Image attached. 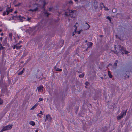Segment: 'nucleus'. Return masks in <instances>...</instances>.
<instances>
[{
    "instance_id": "1a4fd4ad",
    "label": "nucleus",
    "mask_w": 132,
    "mask_h": 132,
    "mask_svg": "<svg viewBox=\"0 0 132 132\" xmlns=\"http://www.w3.org/2000/svg\"><path fill=\"white\" fill-rule=\"evenodd\" d=\"M121 51H122L124 52L125 54H128L129 53V52L127 51L124 48L122 47H121Z\"/></svg>"
},
{
    "instance_id": "603ef678",
    "label": "nucleus",
    "mask_w": 132,
    "mask_h": 132,
    "mask_svg": "<svg viewBox=\"0 0 132 132\" xmlns=\"http://www.w3.org/2000/svg\"><path fill=\"white\" fill-rule=\"evenodd\" d=\"M3 130L2 129L0 131V132H3Z\"/></svg>"
},
{
    "instance_id": "f3484780",
    "label": "nucleus",
    "mask_w": 132,
    "mask_h": 132,
    "mask_svg": "<svg viewBox=\"0 0 132 132\" xmlns=\"http://www.w3.org/2000/svg\"><path fill=\"white\" fill-rule=\"evenodd\" d=\"M38 104L37 103H36L30 109L31 110H33L38 105Z\"/></svg>"
},
{
    "instance_id": "09e8293b",
    "label": "nucleus",
    "mask_w": 132,
    "mask_h": 132,
    "mask_svg": "<svg viewBox=\"0 0 132 132\" xmlns=\"http://www.w3.org/2000/svg\"><path fill=\"white\" fill-rule=\"evenodd\" d=\"M0 35L1 36H2L3 35V33H2L0 34Z\"/></svg>"
},
{
    "instance_id": "e2e57ef3",
    "label": "nucleus",
    "mask_w": 132,
    "mask_h": 132,
    "mask_svg": "<svg viewBox=\"0 0 132 132\" xmlns=\"http://www.w3.org/2000/svg\"><path fill=\"white\" fill-rule=\"evenodd\" d=\"M78 24V23H77L76 22V24Z\"/></svg>"
},
{
    "instance_id": "f704fd0d",
    "label": "nucleus",
    "mask_w": 132,
    "mask_h": 132,
    "mask_svg": "<svg viewBox=\"0 0 132 132\" xmlns=\"http://www.w3.org/2000/svg\"><path fill=\"white\" fill-rule=\"evenodd\" d=\"M74 27L75 28V32H76L77 30V27L76 26V25H74Z\"/></svg>"
},
{
    "instance_id": "4c0bfd02",
    "label": "nucleus",
    "mask_w": 132,
    "mask_h": 132,
    "mask_svg": "<svg viewBox=\"0 0 132 132\" xmlns=\"http://www.w3.org/2000/svg\"><path fill=\"white\" fill-rule=\"evenodd\" d=\"M104 9L106 10H108L109 9L105 7L104 6Z\"/></svg>"
},
{
    "instance_id": "a19ab883",
    "label": "nucleus",
    "mask_w": 132,
    "mask_h": 132,
    "mask_svg": "<svg viewBox=\"0 0 132 132\" xmlns=\"http://www.w3.org/2000/svg\"><path fill=\"white\" fill-rule=\"evenodd\" d=\"M38 114H42V115H43V113L42 111H40V113H39Z\"/></svg>"
},
{
    "instance_id": "20e7f679",
    "label": "nucleus",
    "mask_w": 132,
    "mask_h": 132,
    "mask_svg": "<svg viewBox=\"0 0 132 132\" xmlns=\"http://www.w3.org/2000/svg\"><path fill=\"white\" fill-rule=\"evenodd\" d=\"M7 42V37H5L3 41L2 44L3 46L6 45Z\"/></svg>"
},
{
    "instance_id": "5fc2aeb1",
    "label": "nucleus",
    "mask_w": 132,
    "mask_h": 132,
    "mask_svg": "<svg viewBox=\"0 0 132 132\" xmlns=\"http://www.w3.org/2000/svg\"><path fill=\"white\" fill-rule=\"evenodd\" d=\"M75 1V2H77L78 1V0H74Z\"/></svg>"
},
{
    "instance_id": "5701e85b",
    "label": "nucleus",
    "mask_w": 132,
    "mask_h": 132,
    "mask_svg": "<svg viewBox=\"0 0 132 132\" xmlns=\"http://www.w3.org/2000/svg\"><path fill=\"white\" fill-rule=\"evenodd\" d=\"M84 73H82V74H80L79 75V77L80 78H82L84 76Z\"/></svg>"
},
{
    "instance_id": "6ab92c4d",
    "label": "nucleus",
    "mask_w": 132,
    "mask_h": 132,
    "mask_svg": "<svg viewBox=\"0 0 132 132\" xmlns=\"http://www.w3.org/2000/svg\"><path fill=\"white\" fill-rule=\"evenodd\" d=\"M108 74L110 78H112V75L111 74V72L110 71H108Z\"/></svg>"
},
{
    "instance_id": "f8f14e48",
    "label": "nucleus",
    "mask_w": 132,
    "mask_h": 132,
    "mask_svg": "<svg viewBox=\"0 0 132 132\" xmlns=\"http://www.w3.org/2000/svg\"><path fill=\"white\" fill-rule=\"evenodd\" d=\"M44 14H45L46 16L47 17H48L49 15L50 14L49 13H48L47 12V11H46L45 10H44Z\"/></svg>"
},
{
    "instance_id": "9b49d317",
    "label": "nucleus",
    "mask_w": 132,
    "mask_h": 132,
    "mask_svg": "<svg viewBox=\"0 0 132 132\" xmlns=\"http://www.w3.org/2000/svg\"><path fill=\"white\" fill-rule=\"evenodd\" d=\"M95 0H94V6L95 9H96L98 7V6L97 5L98 3L97 2H96V0H95Z\"/></svg>"
},
{
    "instance_id": "f03ea898",
    "label": "nucleus",
    "mask_w": 132,
    "mask_h": 132,
    "mask_svg": "<svg viewBox=\"0 0 132 132\" xmlns=\"http://www.w3.org/2000/svg\"><path fill=\"white\" fill-rule=\"evenodd\" d=\"M75 11V10H69V13H68L67 12H65V15L66 16H69L71 18H73V14Z\"/></svg>"
},
{
    "instance_id": "6e6d98bb",
    "label": "nucleus",
    "mask_w": 132,
    "mask_h": 132,
    "mask_svg": "<svg viewBox=\"0 0 132 132\" xmlns=\"http://www.w3.org/2000/svg\"><path fill=\"white\" fill-rule=\"evenodd\" d=\"M20 17L21 18H23V17H21V16H19V18H20Z\"/></svg>"
},
{
    "instance_id": "72a5a7b5",
    "label": "nucleus",
    "mask_w": 132,
    "mask_h": 132,
    "mask_svg": "<svg viewBox=\"0 0 132 132\" xmlns=\"http://www.w3.org/2000/svg\"><path fill=\"white\" fill-rule=\"evenodd\" d=\"M114 66H115V68H117V63L116 62H114Z\"/></svg>"
},
{
    "instance_id": "bf43d9fd",
    "label": "nucleus",
    "mask_w": 132,
    "mask_h": 132,
    "mask_svg": "<svg viewBox=\"0 0 132 132\" xmlns=\"http://www.w3.org/2000/svg\"><path fill=\"white\" fill-rule=\"evenodd\" d=\"M44 7H45V6H43V7H42V8H44Z\"/></svg>"
},
{
    "instance_id": "7c9ffc66",
    "label": "nucleus",
    "mask_w": 132,
    "mask_h": 132,
    "mask_svg": "<svg viewBox=\"0 0 132 132\" xmlns=\"http://www.w3.org/2000/svg\"><path fill=\"white\" fill-rule=\"evenodd\" d=\"M6 12H7V15H8L10 12L8 11L7 8H6Z\"/></svg>"
},
{
    "instance_id": "79ce46f5",
    "label": "nucleus",
    "mask_w": 132,
    "mask_h": 132,
    "mask_svg": "<svg viewBox=\"0 0 132 132\" xmlns=\"http://www.w3.org/2000/svg\"><path fill=\"white\" fill-rule=\"evenodd\" d=\"M39 114H37V116H38V117H39V118H41V117H42V116H41L40 115H39Z\"/></svg>"
},
{
    "instance_id": "6e6552de",
    "label": "nucleus",
    "mask_w": 132,
    "mask_h": 132,
    "mask_svg": "<svg viewBox=\"0 0 132 132\" xmlns=\"http://www.w3.org/2000/svg\"><path fill=\"white\" fill-rule=\"evenodd\" d=\"M22 47V45H20L19 46H16V45H14L13 47V49H14L16 48V49H19L21 48V47Z\"/></svg>"
},
{
    "instance_id": "4468645a",
    "label": "nucleus",
    "mask_w": 132,
    "mask_h": 132,
    "mask_svg": "<svg viewBox=\"0 0 132 132\" xmlns=\"http://www.w3.org/2000/svg\"><path fill=\"white\" fill-rule=\"evenodd\" d=\"M104 5L103 3H100L99 8L100 10H101L103 8V6L104 7Z\"/></svg>"
},
{
    "instance_id": "ddd939ff",
    "label": "nucleus",
    "mask_w": 132,
    "mask_h": 132,
    "mask_svg": "<svg viewBox=\"0 0 132 132\" xmlns=\"http://www.w3.org/2000/svg\"><path fill=\"white\" fill-rule=\"evenodd\" d=\"M123 118V117L121 115H118L117 116V119L118 120H120Z\"/></svg>"
},
{
    "instance_id": "c9c22d12",
    "label": "nucleus",
    "mask_w": 132,
    "mask_h": 132,
    "mask_svg": "<svg viewBox=\"0 0 132 132\" xmlns=\"http://www.w3.org/2000/svg\"><path fill=\"white\" fill-rule=\"evenodd\" d=\"M43 99H44L43 98H39V101H38V102L43 101Z\"/></svg>"
},
{
    "instance_id": "e433bc0d",
    "label": "nucleus",
    "mask_w": 132,
    "mask_h": 132,
    "mask_svg": "<svg viewBox=\"0 0 132 132\" xmlns=\"http://www.w3.org/2000/svg\"><path fill=\"white\" fill-rule=\"evenodd\" d=\"M43 3H43V5L44 6H45L46 4V2L45 1H44Z\"/></svg>"
},
{
    "instance_id": "a211bd4d",
    "label": "nucleus",
    "mask_w": 132,
    "mask_h": 132,
    "mask_svg": "<svg viewBox=\"0 0 132 132\" xmlns=\"http://www.w3.org/2000/svg\"><path fill=\"white\" fill-rule=\"evenodd\" d=\"M33 30V29L31 27H29L28 29L27 30V31H28V32H29L30 33L29 31H31Z\"/></svg>"
},
{
    "instance_id": "052dcab7",
    "label": "nucleus",
    "mask_w": 132,
    "mask_h": 132,
    "mask_svg": "<svg viewBox=\"0 0 132 132\" xmlns=\"http://www.w3.org/2000/svg\"><path fill=\"white\" fill-rule=\"evenodd\" d=\"M35 132H38V131H37V130H36L35 131Z\"/></svg>"
},
{
    "instance_id": "49530a36",
    "label": "nucleus",
    "mask_w": 132,
    "mask_h": 132,
    "mask_svg": "<svg viewBox=\"0 0 132 132\" xmlns=\"http://www.w3.org/2000/svg\"><path fill=\"white\" fill-rule=\"evenodd\" d=\"M3 10V9L2 8H0V12H1V11H2Z\"/></svg>"
},
{
    "instance_id": "393cba45",
    "label": "nucleus",
    "mask_w": 132,
    "mask_h": 132,
    "mask_svg": "<svg viewBox=\"0 0 132 132\" xmlns=\"http://www.w3.org/2000/svg\"><path fill=\"white\" fill-rule=\"evenodd\" d=\"M30 124L32 126H34L35 125V123L33 121H31L30 122Z\"/></svg>"
},
{
    "instance_id": "cd10ccee",
    "label": "nucleus",
    "mask_w": 132,
    "mask_h": 132,
    "mask_svg": "<svg viewBox=\"0 0 132 132\" xmlns=\"http://www.w3.org/2000/svg\"><path fill=\"white\" fill-rule=\"evenodd\" d=\"M22 41L21 40L18 43H17L15 45H16V46H19L18 45H20L21 43H22Z\"/></svg>"
},
{
    "instance_id": "a878e982",
    "label": "nucleus",
    "mask_w": 132,
    "mask_h": 132,
    "mask_svg": "<svg viewBox=\"0 0 132 132\" xmlns=\"http://www.w3.org/2000/svg\"><path fill=\"white\" fill-rule=\"evenodd\" d=\"M106 18L108 19L110 22H111V18L109 16H107V17H106Z\"/></svg>"
},
{
    "instance_id": "f257e3e1",
    "label": "nucleus",
    "mask_w": 132,
    "mask_h": 132,
    "mask_svg": "<svg viewBox=\"0 0 132 132\" xmlns=\"http://www.w3.org/2000/svg\"><path fill=\"white\" fill-rule=\"evenodd\" d=\"M13 126L12 124H9L3 127L2 129L3 131L10 130L12 128Z\"/></svg>"
},
{
    "instance_id": "864d4df0",
    "label": "nucleus",
    "mask_w": 132,
    "mask_h": 132,
    "mask_svg": "<svg viewBox=\"0 0 132 132\" xmlns=\"http://www.w3.org/2000/svg\"><path fill=\"white\" fill-rule=\"evenodd\" d=\"M2 31V29H0V32H1Z\"/></svg>"
},
{
    "instance_id": "c756f323",
    "label": "nucleus",
    "mask_w": 132,
    "mask_h": 132,
    "mask_svg": "<svg viewBox=\"0 0 132 132\" xmlns=\"http://www.w3.org/2000/svg\"><path fill=\"white\" fill-rule=\"evenodd\" d=\"M89 84V82H85V84L86 85V86L85 87L86 88H87L86 86H88V85Z\"/></svg>"
},
{
    "instance_id": "680f3d73",
    "label": "nucleus",
    "mask_w": 132,
    "mask_h": 132,
    "mask_svg": "<svg viewBox=\"0 0 132 132\" xmlns=\"http://www.w3.org/2000/svg\"><path fill=\"white\" fill-rule=\"evenodd\" d=\"M122 53V54H124V53L123 52Z\"/></svg>"
},
{
    "instance_id": "0eeeda50",
    "label": "nucleus",
    "mask_w": 132,
    "mask_h": 132,
    "mask_svg": "<svg viewBox=\"0 0 132 132\" xmlns=\"http://www.w3.org/2000/svg\"><path fill=\"white\" fill-rule=\"evenodd\" d=\"M127 110V109L125 111H122L121 113L120 114V115L122 116L123 117L124 116H125L126 114Z\"/></svg>"
},
{
    "instance_id": "39448f33",
    "label": "nucleus",
    "mask_w": 132,
    "mask_h": 132,
    "mask_svg": "<svg viewBox=\"0 0 132 132\" xmlns=\"http://www.w3.org/2000/svg\"><path fill=\"white\" fill-rule=\"evenodd\" d=\"M36 5L37 6L36 8L34 9H30L29 10V11H31L33 12L37 11L38 9V7H39V6L38 4H37Z\"/></svg>"
},
{
    "instance_id": "58836bf2",
    "label": "nucleus",
    "mask_w": 132,
    "mask_h": 132,
    "mask_svg": "<svg viewBox=\"0 0 132 132\" xmlns=\"http://www.w3.org/2000/svg\"><path fill=\"white\" fill-rule=\"evenodd\" d=\"M125 78H128L129 77V76L128 75H127V74H126L125 75Z\"/></svg>"
},
{
    "instance_id": "423d86ee",
    "label": "nucleus",
    "mask_w": 132,
    "mask_h": 132,
    "mask_svg": "<svg viewBox=\"0 0 132 132\" xmlns=\"http://www.w3.org/2000/svg\"><path fill=\"white\" fill-rule=\"evenodd\" d=\"M43 88L44 87L43 86H40L37 87V90L38 91L41 92L43 90Z\"/></svg>"
},
{
    "instance_id": "7ed1b4c3",
    "label": "nucleus",
    "mask_w": 132,
    "mask_h": 132,
    "mask_svg": "<svg viewBox=\"0 0 132 132\" xmlns=\"http://www.w3.org/2000/svg\"><path fill=\"white\" fill-rule=\"evenodd\" d=\"M52 119V118L50 114L46 115V118L45 119V121H50Z\"/></svg>"
},
{
    "instance_id": "2eb2a0df",
    "label": "nucleus",
    "mask_w": 132,
    "mask_h": 132,
    "mask_svg": "<svg viewBox=\"0 0 132 132\" xmlns=\"http://www.w3.org/2000/svg\"><path fill=\"white\" fill-rule=\"evenodd\" d=\"M93 44V43L91 42H89L87 44V45L88 47H90L92 46Z\"/></svg>"
},
{
    "instance_id": "3c124183",
    "label": "nucleus",
    "mask_w": 132,
    "mask_h": 132,
    "mask_svg": "<svg viewBox=\"0 0 132 132\" xmlns=\"http://www.w3.org/2000/svg\"><path fill=\"white\" fill-rule=\"evenodd\" d=\"M74 35H75L74 33V32H73V33L72 36H74Z\"/></svg>"
},
{
    "instance_id": "de8ad7c7",
    "label": "nucleus",
    "mask_w": 132,
    "mask_h": 132,
    "mask_svg": "<svg viewBox=\"0 0 132 132\" xmlns=\"http://www.w3.org/2000/svg\"><path fill=\"white\" fill-rule=\"evenodd\" d=\"M25 71V69H24V68L23 69H22V71H23V72H24V71Z\"/></svg>"
},
{
    "instance_id": "a18cd8bd",
    "label": "nucleus",
    "mask_w": 132,
    "mask_h": 132,
    "mask_svg": "<svg viewBox=\"0 0 132 132\" xmlns=\"http://www.w3.org/2000/svg\"><path fill=\"white\" fill-rule=\"evenodd\" d=\"M51 9H52V8L51 7L49 9V11H51Z\"/></svg>"
},
{
    "instance_id": "4d7b16f0",
    "label": "nucleus",
    "mask_w": 132,
    "mask_h": 132,
    "mask_svg": "<svg viewBox=\"0 0 132 132\" xmlns=\"http://www.w3.org/2000/svg\"><path fill=\"white\" fill-rule=\"evenodd\" d=\"M105 128L106 129L107 128V127H105Z\"/></svg>"
},
{
    "instance_id": "9d476101",
    "label": "nucleus",
    "mask_w": 132,
    "mask_h": 132,
    "mask_svg": "<svg viewBox=\"0 0 132 132\" xmlns=\"http://www.w3.org/2000/svg\"><path fill=\"white\" fill-rule=\"evenodd\" d=\"M85 24L86 25L84 26V29L85 30H88L90 26L87 22Z\"/></svg>"
},
{
    "instance_id": "8fccbe9b",
    "label": "nucleus",
    "mask_w": 132,
    "mask_h": 132,
    "mask_svg": "<svg viewBox=\"0 0 132 132\" xmlns=\"http://www.w3.org/2000/svg\"><path fill=\"white\" fill-rule=\"evenodd\" d=\"M17 13V11H16L14 12V13L16 14V13Z\"/></svg>"
},
{
    "instance_id": "c85d7f7f",
    "label": "nucleus",
    "mask_w": 132,
    "mask_h": 132,
    "mask_svg": "<svg viewBox=\"0 0 132 132\" xmlns=\"http://www.w3.org/2000/svg\"><path fill=\"white\" fill-rule=\"evenodd\" d=\"M3 102V100L0 98V105L2 104Z\"/></svg>"
},
{
    "instance_id": "4be33fe9",
    "label": "nucleus",
    "mask_w": 132,
    "mask_h": 132,
    "mask_svg": "<svg viewBox=\"0 0 132 132\" xmlns=\"http://www.w3.org/2000/svg\"><path fill=\"white\" fill-rule=\"evenodd\" d=\"M7 8L8 9V11L10 13L12 12L13 9H10L9 7H7Z\"/></svg>"
},
{
    "instance_id": "2f4dec72",
    "label": "nucleus",
    "mask_w": 132,
    "mask_h": 132,
    "mask_svg": "<svg viewBox=\"0 0 132 132\" xmlns=\"http://www.w3.org/2000/svg\"><path fill=\"white\" fill-rule=\"evenodd\" d=\"M23 71H21L19 73H18V75H21L22 74H23Z\"/></svg>"
},
{
    "instance_id": "37998d69",
    "label": "nucleus",
    "mask_w": 132,
    "mask_h": 132,
    "mask_svg": "<svg viewBox=\"0 0 132 132\" xmlns=\"http://www.w3.org/2000/svg\"><path fill=\"white\" fill-rule=\"evenodd\" d=\"M31 19V18L30 17H28L27 18V20L28 21H29Z\"/></svg>"
},
{
    "instance_id": "aec40b11",
    "label": "nucleus",
    "mask_w": 132,
    "mask_h": 132,
    "mask_svg": "<svg viewBox=\"0 0 132 132\" xmlns=\"http://www.w3.org/2000/svg\"><path fill=\"white\" fill-rule=\"evenodd\" d=\"M4 49L5 47L3 46L1 43H0V50L1 51V50H3Z\"/></svg>"
},
{
    "instance_id": "dca6fc26",
    "label": "nucleus",
    "mask_w": 132,
    "mask_h": 132,
    "mask_svg": "<svg viewBox=\"0 0 132 132\" xmlns=\"http://www.w3.org/2000/svg\"><path fill=\"white\" fill-rule=\"evenodd\" d=\"M56 67L55 66L54 67V68L55 69V70L57 71H61L62 70V69H60L59 68H56Z\"/></svg>"
},
{
    "instance_id": "c03bdc74",
    "label": "nucleus",
    "mask_w": 132,
    "mask_h": 132,
    "mask_svg": "<svg viewBox=\"0 0 132 132\" xmlns=\"http://www.w3.org/2000/svg\"><path fill=\"white\" fill-rule=\"evenodd\" d=\"M69 3L70 4L72 3H73V2L72 1H69Z\"/></svg>"
},
{
    "instance_id": "473e14b6",
    "label": "nucleus",
    "mask_w": 132,
    "mask_h": 132,
    "mask_svg": "<svg viewBox=\"0 0 132 132\" xmlns=\"http://www.w3.org/2000/svg\"><path fill=\"white\" fill-rule=\"evenodd\" d=\"M6 14V11H4L3 13V14H2V15L3 16H5Z\"/></svg>"
},
{
    "instance_id": "412c9836",
    "label": "nucleus",
    "mask_w": 132,
    "mask_h": 132,
    "mask_svg": "<svg viewBox=\"0 0 132 132\" xmlns=\"http://www.w3.org/2000/svg\"><path fill=\"white\" fill-rule=\"evenodd\" d=\"M12 34L11 33H10L9 34V37L11 39H12Z\"/></svg>"
},
{
    "instance_id": "13d9d810",
    "label": "nucleus",
    "mask_w": 132,
    "mask_h": 132,
    "mask_svg": "<svg viewBox=\"0 0 132 132\" xmlns=\"http://www.w3.org/2000/svg\"><path fill=\"white\" fill-rule=\"evenodd\" d=\"M114 48H115V50H116V45H115Z\"/></svg>"
},
{
    "instance_id": "b1692460",
    "label": "nucleus",
    "mask_w": 132,
    "mask_h": 132,
    "mask_svg": "<svg viewBox=\"0 0 132 132\" xmlns=\"http://www.w3.org/2000/svg\"><path fill=\"white\" fill-rule=\"evenodd\" d=\"M82 31V30H79V31H77L76 32H75V33H76V32L77 33V34H79L80 32H81Z\"/></svg>"
},
{
    "instance_id": "bb28decb",
    "label": "nucleus",
    "mask_w": 132,
    "mask_h": 132,
    "mask_svg": "<svg viewBox=\"0 0 132 132\" xmlns=\"http://www.w3.org/2000/svg\"><path fill=\"white\" fill-rule=\"evenodd\" d=\"M22 4V3H18V4H17L16 5H15V7H19V6L21 4Z\"/></svg>"
},
{
    "instance_id": "ea45409f",
    "label": "nucleus",
    "mask_w": 132,
    "mask_h": 132,
    "mask_svg": "<svg viewBox=\"0 0 132 132\" xmlns=\"http://www.w3.org/2000/svg\"><path fill=\"white\" fill-rule=\"evenodd\" d=\"M3 39V38L2 37H0V43H1V42Z\"/></svg>"
}]
</instances>
